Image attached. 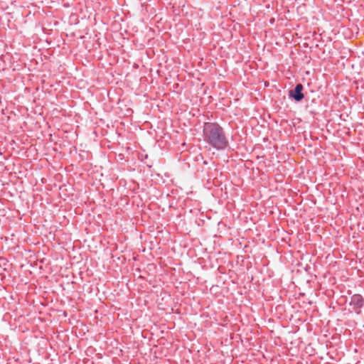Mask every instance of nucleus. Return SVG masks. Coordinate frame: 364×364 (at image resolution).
Here are the masks:
<instances>
[{"instance_id": "7ed1b4c3", "label": "nucleus", "mask_w": 364, "mask_h": 364, "mask_svg": "<svg viewBox=\"0 0 364 364\" xmlns=\"http://www.w3.org/2000/svg\"><path fill=\"white\" fill-rule=\"evenodd\" d=\"M351 302L357 305L358 306H362L363 301L360 295H354L352 297Z\"/></svg>"}, {"instance_id": "f03ea898", "label": "nucleus", "mask_w": 364, "mask_h": 364, "mask_svg": "<svg viewBox=\"0 0 364 364\" xmlns=\"http://www.w3.org/2000/svg\"><path fill=\"white\" fill-rule=\"evenodd\" d=\"M302 90L303 86L301 84L296 85L294 93L293 91L290 92V96L292 97L296 101H301L304 98V95L301 92Z\"/></svg>"}, {"instance_id": "f257e3e1", "label": "nucleus", "mask_w": 364, "mask_h": 364, "mask_svg": "<svg viewBox=\"0 0 364 364\" xmlns=\"http://www.w3.org/2000/svg\"><path fill=\"white\" fill-rule=\"evenodd\" d=\"M203 132L206 141L214 148L223 149L227 146V140L222 128L215 123H205Z\"/></svg>"}]
</instances>
